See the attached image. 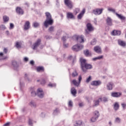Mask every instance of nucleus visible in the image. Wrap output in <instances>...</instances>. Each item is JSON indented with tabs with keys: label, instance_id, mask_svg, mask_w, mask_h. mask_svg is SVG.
<instances>
[{
	"label": "nucleus",
	"instance_id": "obj_1",
	"mask_svg": "<svg viewBox=\"0 0 126 126\" xmlns=\"http://www.w3.org/2000/svg\"><path fill=\"white\" fill-rule=\"evenodd\" d=\"M80 62L81 67L82 71L84 72H86V70H87V69H92V68H93V66L91 65V64L86 63V60L84 59L83 58H81Z\"/></svg>",
	"mask_w": 126,
	"mask_h": 126
},
{
	"label": "nucleus",
	"instance_id": "obj_2",
	"mask_svg": "<svg viewBox=\"0 0 126 126\" xmlns=\"http://www.w3.org/2000/svg\"><path fill=\"white\" fill-rule=\"evenodd\" d=\"M45 15L46 16V19L44 23V26L46 28H48L49 25H53L54 23V20L52 18V15L51 13L49 12H46Z\"/></svg>",
	"mask_w": 126,
	"mask_h": 126
},
{
	"label": "nucleus",
	"instance_id": "obj_3",
	"mask_svg": "<svg viewBox=\"0 0 126 126\" xmlns=\"http://www.w3.org/2000/svg\"><path fill=\"white\" fill-rule=\"evenodd\" d=\"M87 29L86 30V34H88L90 32L94 31V27H93V26L89 23L87 24Z\"/></svg>",
	"mask_w": 126,
	"mask_h": 126
},
{
	"label": "nucleus",
	"instance_id": "obj_4",
	"mask_svg": "<svg viewBox=\"0 0 126 126\" xmlns=\"http://www.w3.org/2000/svg\"><path fill=\"white\" fill-rule=\"evenodd\" d=\"M84 46L83 45H75L72 47V50L73 51H74L75 52H79L81 50H82L83 49Z\"/></svg>",
	"mask_w": 126,
	"mask_h": 126
},
{
	"label": "nucleus",
	"instance_id": "obj_5",
	"mask_svg": "<svg viewBox=\"0 0 126 126\" xmlns=\"http://www.w3.org/2000/svg\"><path fill=\"white\" fill-rule=\"evenodd\" d=\"M64 3L69 9L73 8V4L71 0H64Z\"/></svg>",
	"mask_w": 126,
	"mask_h": 126
},
{
	"label": "nucleus",
	"instance_id": "obj_6",
	"mask_svg": "<svg viewBox=\"0 0 126 126\" xmlns=\"http://www.w3.org/2000/svg\"><path fill=\"white\" fill-rule=\"evenodd\" d=\"M81 80H82V77H81V75H79L78 77V82H77L76 80L74 79L72 80V83H73L75 86L78 87L80 84V83L81 82Z\"/></svg>",
	"mask_w": 126,
	"mask_h": 126
},
{
	"label": "nucleus",
	"instance_id": "obj_7",
	"mask_svg": "<svg viewBox=\"0 0 126 126\" xmlns=\"http://www.w3.org/2000/svg\"><path fill=\"white\" fill-rule=\"evenodd\" d=\"M103 10H104V8L94 9L93 10V13H94V15H100V14H102Z\"/></svg>",
	"mask_w": 126,
	"mask_h": 126
},
{
	"label": "nucleus",
	"instance_id": "obj_8",
	"mask_svg": "<svg viewBox=\"0 0 126 126\" xmlns=\"http://www.w3.org/2000/svg\"><path fill=\"white\" fill-rule=\"evenodd\" d=\"M75 37L76 39V40L77 42H79V43H84V35H81V36L79 35H76Z\"/></svg>",
	"mask_w": 126,
	"mask_h": 126
},
{
	"label": "nucleus",
	"instance_id": "obj_9",
	"mask_svg": "<svg viewBox=\"0 0 126 126\" xmlns=\"http://www.w3.org/2000/svg\"><path fill=\"white\" fill-rule=\"evenodd\" d=\"M36 95L39 98H43L44 97V92L43 91V89L42 88H38L37 90Z\"/></svg>",
	"mask_w": 126,
	"mask_h": 126
},
{
	"label": "nucleus",
	"instance_id": "obj_10",
	"mask_svg": "<svg viewBox=\"0 0 126 126\" xmlns=\"http://www.w3.org/2000/svg\"><path fill=\"white\" fill-rule=\"evenodd\" d=\"M101 84L102 82L99 80L96 81H93L91 83V85H92V86H99V85H101Z\"/></svg>",
	"mask_w": 126,
	"mask_h": 126
},
{
	"label": "nucleus",
	"instance_id": "obj_11",
	"mask_svg": "<svg viewBox=\"0 0 126 126\" xmlns=\"http://www.w3.org/2000/svg\"><path fill=\"white\" fill-rule=\"evenodd\" d=\"M107 25L108 26H113V19L110 17H107L105 20Z\"/></svg>",
	"mask_w": 126,
	"mask_h": 126
},
{
	"label": "nucleus",
	"instance_id": "obj_12",
	"mask_svg": "<svg viewBox=\"0 0 126 126\" xmlns=\"http://www.w3.org/2000/svg\"><path fill=\"white\" fill-rule=\"evenodd\" d=\"M121 95L122 93L120 92H112L111 94V97H113L114 98H119V97H121Z\"/></svg>",
	"mask_w": 126,
	"mask_h": 126
},
{
	"label": "nucleus",
	"instance_id": "obj_13",
	"mask_svg": "<svg viewBox=\"0 0 126 126\" xmlns=\"http://www.w3.org/2000/svg\"><path fill=\"white\" fill-rule=\"evenodd\" d=\"M40 44H41V40L40 39H38L37 40V41L35 42L34 44L33 45L32 49L33 50H35L40 46Z\"/></svg>",
	"mask_w": 126,
	"mask_h": 126
},
{
	"label": "nucleus",
	"instance_id": "obj_14",
	"mask_svg": "<svg viewBox=\"0 0 126 126\" xmlns=\"http://www.w3.org/2000/svg\"><path fill=\"white\" fill-rule=\"evenodd\" d=\"M122 34V32L120 31L113 30L111 32V35L112 36H120Z\"/></svg>",
	"mask_w": 126,
	"mask_h": 126
},
{
	"label": "nucleus",
	"instance_id": "obj_15",
	"mask_svg": "<svg viewBox=\"0 0 126 126\" xmlns=\"http://www.w3.org/2000/svg\"><path fill=\"white\" fill-rule=\"evenodd\" d=\"M114 87V83L112 82H109L106 85L107 90H113V88Z\"/></svg>",
	"mask_w": 126,
	"mask_h": 126
},
{
	"label": "nucleus",
	"instance_id": "obj_16",
	"mask_svg": "<svg viewBox=\"0 0 126 126\" xmlns=\"http://www.w3.org/2000/svg\"><path fill=\"white\" fill-rule=\"evenodd\" d=\"M113 109L114 110V111H118V110H119V109H120V102H115L114 104H113Z\"/></svg>",
	"mask_w": 126,
	"mask_h": 126
},
{
	"label": "nucleus",
	"instance_id": "obj_17",
	"mask_svg": "<svg viewBox=\"0 0 126 126\" xmlns=\"http://www.w3.org/2000/svg\"><path fill=\"white\" fill-rule=\"evenodd\" d=\"M94 51L95 52V53H97V54H101L102 53V49H101V47L100 46H95L94 47Z\"/></svg>",
	"mask_w": 126,
	"mask_h": 126
},
{
	"label": "nucleus",
	"instance_id": "obj_18",
	"mask_svg": "<svg viewBox=\"0 0 126 126\" xmlns=\"http://www.w3.org/2000/svg\"><path fill=\"white\" fill-rule=\"evenodd\" d=\"M66 17L68 19H74V15L70 12H68L66 13Z\"/></svg>",
	"mask_w": 126,
	"mask_h": 126
},
{
	"label": "nucleus",
	"instance_id": "obj_19",
	"mask_svg": "<svg viewBox=\"0 0 126 126\" xmlns=\"http://www.w3.org/2000/svg\"><path fill=\"white\" fill-rule=\"evenodd\" d=\"M118 42L119 46H121V47H126V43L125 42V41H124L121 39H119Z\"/></svg>",
	"mask_w": 126,
	"mask_h": 126
},
{
	"label": "nucleus",
	"instance_id": "obj_20",
	"mask_svg": "<svg viewBox=\"0 0 126 126\" xmlns=\"http://www.w3.org/2000/svg\"><path fill=\"white\" fill-rule=\"evenodd\" d=\"M84 54L85 56L86 57H91L92 56V54L91 53V52L89 51L88 49H86L84 51Z\"/></svg>",
	"mask_w": 126,
	"mask_h": 126
},
{
	"label": "nucleus",
	"instance_id": "obj_21",
	"mask_svg": "<svg viewBox=\"0 0 126 126\" xmlns=\"http://www.w3.org/2000/svg\"><path fill=\"white\" fill-rule=\"evenodd\" d=\"M116 16L121 20H126V17L123 16L122 14H118V13H115Z\"/></svg>",
	"mask_w": 126,
	"mask_h": 126
},
{
	"label": "nucleus",
	"instance_id": "obj_22",
	"mask_svg": "<svg viewBox=\"0 0 126 126\" xmlns=\"http://www.w3.org/2000/svg\"><path fill=\"white\" fill-rule=\"evenodd\" d=\"M30 28V22L27 21L24 25V30H28Z\"/></svg>",
	"mask_w": 126,
	"mask_h": 126
},
{
	"label": "nucleus",
	"instance_id": "obj_23",
	"mask_svg": "<svg viewBox=\"0 0 126 126\" xmlns=\"http://www.w3.org/2000/svg\"><path fill=\"white\" fill-rule=\"evenodd\" d=\"M85 13V9H83L82 12L78 15V19H81Z\"/></svg>",
	"mask_w": 126,
	"mask_h": 126
},
{
	"label": "nucleus",
	"instance_id": "obj_24",
	"mask_svg": "<svg viewBox=\"0 0 126 126\" xmlns=\"http://www.w3.org/2000/svg\"><path fill=\"white\" fill-rule=\"evenodd\" d=\"M16 11L17 13H18V14H23L24 12H23V10H22V9H21V8L20 7H17L16 8Z\"/></svg>",
	"mask_w": 126,
	"mask_h": 126
},
{
	"label": "nucleus",
	"instance_id": "obj_25",
	"mask_svg": "<svg viewBox=\"0 0 126 126\" xmlns=\"http://www.w3.org/2000/svg\"><path fill=\"white\" fill-rule=\"evenodd\" d=\"M71 93L73 96H75L76 95V89L74 88H72L71 89Z\"/></svg>",
	"mask_w": 126,
	"mask_h": 126
},
{
	"label": "nucleus",
	"instance_id": "obj_26",
	"mask_svg": "<svg viewBox=\"0 0 126 126\" xmlns=\"http://www.w3.org/2000/svg\"><path fill=\"white\" fill-rule=\"evenodd\" d=\"M99 100H100V102H108V97H103L99 98Z\"/></svg>",
	"mask_w": 126,
	"mask_h": 126
},
{
	"label": "nucleus",
	"instance_id": "obj_27",
	"mask_svg": "<svg viewBox=\"0 0 126 126\" xmlns=\"http://www.w3.org/2000/svg\"><path fill=\"white\" fill-rule=\"evenodd\" d=\"M99 116H100V114L99 113V111H95L94 112V117L98 119L99 118Z\"/></svg>",
	"mask_w": 126,
	"mask_h": 126
},
{
	"label": "nucleus",
	"instance_id": "obj_28",
	"mask_svg": "<svg viewBox=\"0 0 126 126\" xmlns=\"http://www.w3.org/2000/svg\"><path fill=\"white\" fill-rule=\"evenodd\" d=\"M82 125V122L81 121H76L74 124V126H80Z\"/></svg>",
	"mask_w": 126,
	"mask_h": 126
},
{
	"label": "nucleus",
	"instance_id": "obj_29",
	"mask_svg": "<svg viewBox=\"0 0 126 126\" xmlns=\"http://www.w3.org/2000/svg\"><path fill=\"white\" fill-rule=\"evenodd\" d=\"M36 70L38 72H40V71H44V67L42 66H38L37 67Z\"/></svg>",
	"mask_w": 126,
	"mask_h": 126
},
{
	"label": "nucleus",
	"instance_id": "obj_30",
	"mask_svg": "<svg viewBox=\"0 0 126 126\" xmlns=\"http://www.w3.org/2000/svg\"><path fill=\"white\" fill-rule=\"evenodd\" d=\"M107 10H108V11H111V12L115 13V14H116V13H117V12H116V10H115V9L111 8V7H108L107 8Z\"/></svg>",
	"mask_w": 126,
	"mask_h": 126
},
{
	"label": "nucleus",
	"instance_id": "obj_31",
	"mask_svg": "<svg viewBox=\"0 0 126 126\" xmlns=\"http://www.w3.org/2000/svg\"><path fill=\"white\" fill-rule=\"evenodd\" d=\"M104 56H103V55H101L100 56H98L97 57H95L93 59V61H97V60H102V59H103Z\"/></svg>",
	"mask_w": 126,
	"mask_h": 126
},
{
	"label": "nucleus",
	"instance_id": "obj_32",
	"mask_svg": "<svg viewBox=\"0 0 126 126\" xmlns=\"http://www.w3.org/2000/svg\"><path fill=\"white\" fill-rule=\"evenodd\" d=\"M115 122L116 124H120V123L122 122V119H121V118L119 117H117L115 119Z\"/></svg>",
	"mask_w": 126,
	"mask_h": 126
},
{
	"label": "nucleus",
	"instance_id": "obj_33",
	"mask_svg": "<svg viewBox=\"0 0 126 126\" xmlns=\"http://www.w3.org/2000/svg\"><path fill=\"white\" fill-rule=\"evenodd\" d=\"M16 47L17 49H20V48H21V42H16Z\"/></svg>",
	"mask_w": 126,
	"mask_h": 126
},
{
	"label": "nucleus",
	"instance_id": "obj_34",
	"mask_svg": "<svg viewBox=\"0 0 126 126\" xmlns=\"http://www.w3.org/2000/svg\"><path fill=\"white\" fill-rule=\"evenodd\" d=\"M3 20L4 22H7V21H8V20H9V18H8V17L6 16H4L3 17Z\"/></svg>",
	"mask_w": 126,
	"mask_h": 126
},
{
	"label": "nucleus",
	"instance_id": "obj_35",
	"mask_svg": "<svg viewBox=\"0 0 126 126\" xmlns=\"http://www.w3.org/2000/svg\"><path fill=\"white\" fill-rule=\"evenodd\" d=\"M97 119L98 118H96V117H95V116H94L91 119V122H92V123H95V122L97 121Z\"/></svg>",
	"mask_w": 126,
	"mask_h": 126
},
{
	"label": "nucleus",
	"instance_id": "obj_36",
	"mask_svg": "<svg viewBox=\"0 0 126 126\" xmlns=\"http://www.w3.org/2000/svg\"><path fill=\"white\" fill-rule=\"evenodd\" d=\"M78 76V73H77V72H76V71H74L72 73V77H76V76Z\"/></svg>",
	"mask_w": 126,
	"mask_h": 126
},
{
	"label": "nucleus",
	"instance_id": "obj_37",
	"mask_svg": "<svg viewBox=\"0 0 126 126\" xmlns=\"http://www.w3.org/2000/svg\"><path fill=\"white\" fill-rule=\"evenodd\" d=\"M0 58H1V60H5V59H7V57H3V53H2V52L0 53Z\"/></svg>",
	"mask_w": 126,
	"mask_h": 126
},
{
	"label": "nucleus",
	"instance_id": "obj_38",
	"mask_svg": "<svg viewBox=\"0 0 126 126\" xmlns=\"http://www.w3.org/2000/svg\"><path fill=\"white\" fill-rule=\"evenodd\" d=\"M80 11V9H79V8H77L76 9H75L74 11V13L76 15L77 14V13H79V12Z\"/></svg>",
	"mask_w": 126,
	"mask_h": 126
},
{
	"label": "nucleus",
	"instance_id": "obj_39",
	"mask_svg": "<svg viewBox=\"0 0 126 126\" xmlns=\"http://www.w3.org/2000/svg\"><path fill=\"white\" fill-rule=\"evenodd\" d=\"M55 29V28L53 26L50 27L49 28V32H50V33H52V32H54V30Z\"/></svg>",
	"mask_w": 126,
	"mask_h": 126
},
{
	"label": "nucleus",
	"instance_id": "obj_40",
	"mask_svg": "<svg viewBox=\"0 0 126 126\" xmlns=\"http://www.w3.org/2000/svg\"><path fill=\"white\" fill-rule=\"evenodd\" d=\"M29 75L27 73H26L25 74V79H26V80H27L28 81H31V80H30V79H29V77H28Z\"/></svg>",
	"mask_w": 126,
	"mask_h": 126
},
{
	"label": "nucleus",
	"instance_id": "obj_41",
	"mask_svg": "<svg viewBox=\"0 0 126 126\" xmlns=\"http://www.w3.org/2000/svg\"><path fill=\"white\" fill-rule=\"evenodd\" d=\"M91 79H92V77H91V76H89V77L87 79L86 82L87 83H89V82L91 81Z\"/></svg>",
	"mask_w": 126,
	"mask_h": 126
},
{
	"label": "nucleus",
	"instance_id": "obj_42",
	"mask_svg": "<svg viewBox=\"0 0 126 126\" xmlns=\"http://www.w3.org/2000/svg\"><path fill=\"white\" fill-rule=\"evenodd\" d=\"M101 102L100 100H99V98L98 100H95L94 102V105L95 106L99 105V103Z\"/></svg>",
	"mask_w": 126,
	"mask_h": 126
},
{
	"label": "nucleus",
	"instance_id": "obj_43",
	"mask_svg": "<svg viewBox=\"0 0 126 126\" xmlns=\"http://www.w3.org/2000/svg\"><path fill=\"white\" fill-rule=\"evenodd\" d=\"M121 106H122L123 110H126V103H121Z\"/></svg>",
	"mask_w": 126,
	"mask_h": 126
},
{
	"label": "nucleus",
	"instance_id": "obj_44",
	"mask_svg": "<svg viewBox=\"0 0 126 126\" xmlns=\"http://www.w3.org/2000/svg\"><path fill=\"white\" fill-rule=\"evenodd\" d=\"M12 64L14 67H18V65L17 64V63H16V62H13L12 63Z\"/></svg>",
	"mask_w": 126,
	"mask_h": 126
},
{
	"label": "nucleus",
	"instance_id": "obj_45",
	"mask_svg": "<svg viewBox=\"0 0 126 126\" xmlns=\"http://www.w3.org/2000/svg\"><path fill=\"white\" fill-rule=\"evenodd\" d=\"M30 105L31 107H36V103L33 101L30 102Z\"/></svg>",
	"mask_w": 126,
	"mask_h": 126
},
{
	"label": "nucleus",
	"instance_id": "obj_46",
	"mask_svg": "<svg viewBox=\"0 0 126 126\" xmlns=\"http://www.w3.org/2000/svg\"><path fill=\"white\" fill-rule=\"evenodd\" d=\"M31 94H32V96H36V95H37V93H36V92H35V91H32L31 92Z\"/></svg>",
	"mask_w": 126,
	"mask_h": 126
},
{
	"label": "nucleus",
	"instance_id": "obj_47",
	"mask_svg": "<svg viewBox=\"0 0 126 126\" xmlns=\"http://www.w3.org/2000/svg\"><path fill=\"white\" fill-rule=\"evenodd\" d=\"M91 45H96V39H93L91 42Z\"/></svg>",
	"mask_w": 126,
	"mask_h": 126
},
{
	"label": "nucleus",
	"instance_id": "obj_48",
	"mask_svg": "<svg viewBox=\"0 0 126 126\" xmlns=\"http://www.w3.org/2000/svg\"><path fill=\"white\" fill-rule=\"evenodd\" d=\"M68 106L69 107H72V106H73V103L72 102L71 100H70L68 102Z\"/></svg>",
	"mask_w": 126,
	"mask_h": 126
},
{
	"label": "nucleus",
	"instance_id": "obj_49",
	"mask_svg": "<svg viewBox=\"0 0 126 126\" xmlns=\"http://www.w3.org/2000/svg\"><path fill=\"white\" fill-rule=\"evenodd\" d=\"M48 86H49V87H56V84L50 83L49 84H48Z\"/></svg>",
	"mask_w": 126,
	"mask_h": 126
},
{
	"label": "nucleus",
	"instance_id": "obj_50",
	"mask_svg": "<svg viewBox=\"0 0 126 126\" xmlns=\"http://www.w3.org/2000/svg\"><path fill=\"white\" fill-rule=\"evenodd\" d=\"M13 28H14V25L12 23H10L9 29H13Z\"/></svg>",
	"mask_w": 126,
	"mask_h": 126
},
{
	"label": "nucleus",
	"instance_id": "obj_51",
	"mask_svg": "<svg viewBox=\"0 0 126 126\" xmlns=\"http://www.w3.org/2000/svg\"><path fill=\"white\" fill-rule=\"evenodd\" d=\"M34 27H38L39 25V23H34L33 24Z\"/></svg>",
	"mask_w": 126,
	"mask_h": 126
},
{
	"label": "nucleus",
	"instance_id": "obj_52",
	"mask_svg": "<svg viewBox=\"0 0 126 126\" xmlns=\"http://www.w3.org/2000/svg\"><path fill=\"white\" fill-rule=\"evenodd\" d=\"M63 47H64V48H67V47H68V44L64 42L63 44Z\"/></svg>",
	"mask_w": 126,
	"mask_h": 126
},
{
	"label": "nucleus",
	"instance_id": "obj_53",
	"mask_svg": "<svg viewBox=\"0 0 126 126\" xmlns=\"http://www.w3.org/2000/svg\"><path fill=\"white\" fill-rule=\"evenodd\" d=\"M41 84L42 85H44V84H46V81L45 80L43 79L41 81Z\"/></svg>",
	"mask_w": 126,
	"mask_h": 126
},
{
	"label": "nucleus",
	"instance_id": "obj_54",
	"mask_svg": "<svg viewBox=\"0 0 126 126\" xmlns=\"http://www.w3.org/2000/svg\"><path fill=\"white\" fill-rule=\"evenodd\" d=\"M29 125L30 126H32V120L30 119L29 121Z\"/></svg>",
	"mask_w": 126,
	"mask_h": 126
},
{
	"label": "nucleus",
	"instance_id": "obj_55",
	"mask_svg": "<svg viewBox=\"0 0 126 126\" xmlns=\"http://www.w3.org/2000/svg\"><path fill=\"white\" fill-rule=\"evenodd\" d=\"M59 112V110L58 109H56L54 110L53 114L54 115H57V113Z\"/></svg>",
	"mask_w": 126,
	"mask_h": 126
},
{
	"label": "nucleus",
	"instance_id": "obj_56",
	"mask_svg": "<svg viewBox=\"0 0 126 126\" xmlns=\"http://www.w3.org/2000/svg\"><path fill=\"white\" fill-rule=\"evenodd\" d=\"M10 125V123L8 122V123L5 124L4 125V126H9Z\"/></svg>",
	"mask_w": 126,
	"mask_h": 126
},
{
	"label": "nucleus",
	"instance_id": "obj_57",
	"mask_svg": "<svg viewBox=\"0 0 126 126\" xmlns=\"http://www.w3.org/2000/svg\"><path fill=\"white\" fill-rule=\"evenodd\" d=\"M28 60H29V59H28V58H27V57H25V58L24 59V62H28Z\"/></svg>",
	"mask_w": 126,
	"mask_h": 126
},
{
	"label": "nucleus",
	"instance_id": "obj_58",
	"mask_svg": "<svg viewBox=\"0 0 126 126\" xmlns=\"http://www.w3.org/2000/svg\"><path fill=\"white\" fill-rule=\"evenodd\" d=\"M79 107H83L84 104L83 103H81L79 104Z\"/></svg>",
	"mask_w": 126,
	"mask_h": 126
},
{
	"label": "nucleus",
	"instance_id": "obj_59",
	"mask_svg": "<svg viewBox=\"0 0 126 126\" xmlns=\"http://www.w3.org/2000/svg\"><path fill=\"white\" fill-rule=\"evenodd\" d=\"M3 52L4 53H5V54H6V53H7V49H6V48H4L3 50Z\"/></svg>",
	"mask_w": 126,
	"mask_h": 126
},
{
	"label": "nucleus",
	"instance_id": "obj_60",
	"mask_svg": "<svg viewBox=\"0 0 126 126\" xmlns=\"http://www.w3.org/2000/svg\"><path fill=\"white\" fill-rule=\"evenodd\" d=\"M1 28H2V29H5V26L2 25L1 26Z\"/></svg>",
	"mask_w": 126,
	"mask_h": 126
},
{
	"label": "nucleus",
	"instance_id": "obj_61",
	"mask_svg": "<svg viewBox=\"0 0 126 126\" xmlns=\"http://www.w3.org/2000/svg\"><path fill=\"white\" fill-rule=\"evenodd\" d=\"M30 63H31V64H32V65L34 64V61H31L30 62Z\"/></svg>",
	"mask_w": 126,
	"mask_h": 126
},
{
	"label": "nucleus",
	"instance_id": "obj_62",
	"mask_svg": "<svg viewBox=\"0 0 126 126\" xmlns=\"http://www.w3.org/2000/svg\"><path fill=\"white\" fill-rule=\"evenodd\" d=\"M62 40L64 42V41H65V37L63 36V37L62 38Z\"/></svg>",
	"mask_w": 126,
	"mask_h": 126
},
{
	"label": "nucleus",
	"instance_id": "obj_63",
	"mask_svg": "<svg viewBox=\"0 0 126 126\" xmlns=\"http://www.w3.org/2000/svg\"><path fill=\"white\" fill-rule=\"evenodd\" d=\"M49 38H50V37L49 36H45V39H49Z\"/></svg>",
	"mask_w": 126,
	"mask_h": 126
},
{
	"label": "nucleus",
	"instance_id": "obj_64",
	"mask_svg": "<svg viewBox=\"0 0 126 126\" xmlns=\"http://www.w3.org/2000/svg\"><path fill=\"white\" fill-rule=\"evenodd\" d=\"M69 59L70 60H71V59H72V56H69Z\"/></svg>",
	"mask_w": 126,
	"mask_h": 126
}]
</instances>
